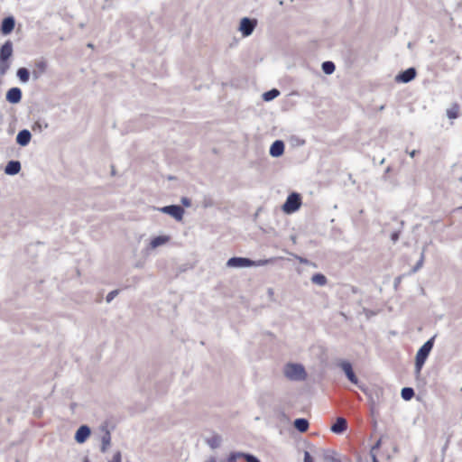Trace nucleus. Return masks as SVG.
I'll return each instance as SVG.
<instances>
[{
    "instance_id": "1",
    "label": "nucleus",
    "mask_w": 462,
    "mask_h": 462,
    "mask_svg": "<svg viewBox=\"0 0 462 462\" xmlns=\"http://www.w3.org/2000/svg\"><path fill=\"white\" fill-rule=\"evenodd\" d=\"M275 260V258H269L264 260L252 261L249 258L232 257L226 262V266L229 268L263 266L269 263H273Z\"/></svg>"
},
{
    "instance_id": "2",
    "label": "nucleus",
    "mask_w": 462,
    "mask_h": 462,
    "mask_svg": "<svg viewBox=\"0 0 462 462\" xmlns=\"http://www.w3.org/2000/svg\"><path fill=\"white\" fill-rule=\"evenodd\" d=\"M13 55V43L6 41L0 49V74L5 75L10 68L9 59Z\"/></svg>"
},
{
    "instance_id": "3",
    "label": "nucleus",
    "mask_w": 462,
    "mask_h": 462,
    "mask_svg": "<svg viewBox=\"0 0 462 462\" xmlns=\"http://www.w3.org/2000/svg\"><path fill=\"white\" fill-rule=\"evenodd\" d=\"M283 373L291 381H303L307 377L305 368L300 364H287L284 366Z\"/></svg>"
},
{
    "instance_id": "4",
    "label": "nucleus",
    "mask_w": 462,
    "mask_h": 462,
    "mask_svg": "<svg viewBox=\"0 0 462 462\" xmlns=\"http://www.w3.org/2000/svg\"><path fill=\"white\" fill-rule=\"evenodd\" d=\"M433 341L434 337L430 338L426 343H424V345L417 352L415 358V368L417 373L420 372L430 352L431 351L433 347Z\"/></svg>"
},
{
    "instance_id": "5",
    "label": "nucleus",
    "mask_w": 462,
    "mask_h": 462,
    "mask_svg": "<svg viewBox=\"0 0 462 462\" xmlns=\"http://www.w3.org/2000/svg\"><path fill=\"white\" fill-rule=\"evenodd\" d=\"M301 205V199L298 193H292L288 196L285 203L282 206V210L287 214H291L297 211Z\"/></svg>"
},
{
    "instance_id": "6",
    "label": "nucleus",
    "mask_w": 462,
    "mask_h": 462,
    "mask_svg": "<svg viewBox=\"0 0 462 462\" xmlns=\"http://www.w3.org/2000/svg\"><path fill=\"white\" fill-rule=\"evenodd\" d=\"M256 24V20L245 17L240 22L239 30L243 36L247 37L253 33Z\"/></svg>"
},
{
    "instance_id": "7",
    "label": "nucleus",
    "mask_w": 462,
    "mask_h": 462,
    "mask_svg": "<svg viewBox=\"0 0 462 462\" xmlns=\"http://www.w3.org/2000/svg\"><path fill=\"white\" fill-rule=\"evenodd\" d=\"M159 210L162 213L171 216L176 220H181L184 214V209L180 206L177 205L166 206L160 208Z\"/></svg>"
},
{
    "instance_id": "8",
    "label": "nucleus",
    "mask_w": 462,
    "mask_h": 462,
    "mask_svg": "<svg viewBox=\"0 0 462 462\" xmlns=\"http://www.w3.org/2000/svg\"><path fill=\"white\" fill-rule=\"evenodd\" d=\"M338 366L343 370L346 376L351 383L355 384L358 383V379L353 371L352 365L348 361H341L338 364Z\"/></svg>"
},
{
    "instance_id": "9",
    "label": "nucleus",
    "mask_w": 462,
    "mask_h": 462,
    "mask_svg": "<svg viewBox=\"0 0 462 462\" xmlns=\"http://www.w3.org/2000/svg\"><path fill=\"white\" fill-rule=\"evenodd\" d=\"M101 430L103 431V434L101 436L100 451L102 453H106L111 446V433L107 427H103Z\"/></svg>"
},
{
    "instance_id": "10",
    "label": "nucleus",
    "mask_w": 462,
    "mask_h": 462,
    "mask_svg": "<svg viewBox=\"0 0 462 462\" xmlns=\"http://www.w3.org/2000/svg\"><path fill=\"white\" fill-rule=\"evenodd\" d=\"M47 61L41 59L34 62V69L32 72L34 79H38L47 69Z\"/></svg>"
},
{
    "instance_id": "11",
    "label": "nucleus",
    "mask_w": 462,
    "mask_h": 462,
    "mask_svg": "<svg viewBox=\"0 0 462 462\" xmlns=\"http://www.w3.org/2000/svg\"><path fill=\"white\" fill-rule=\"evenodd\" d=\"M6 100L11 104H17L22 99V91L19 88H12L6 92Z\"/></svg>"
},
{
    "instance_id": "12",
    "label": "nucleus",
    "mask_w": 462,
    "mask_h": 462,
    "mask_svg": "<svg viewBox=\"0 0 462 462\" xmlns=\"http://www.w3.org/2000/svg\"><path fill=\"white\" fill-rule=\"evenodd\" d=\"M90 433V429L86 425H82L78 429L75 434V440L78 443H84L89 437Z\"/></svg>"
},
{
    "instance_id": "13",
    "label": "nucleus",
    "mask_w": 462,
    "mask_h": 462,
    "mask_svg": "<svg viewBox=\"0 0 462 462\" xmlns=\"http://www.w3.org/2000/svg\"><path fill=\"white\" fill-rule=\"evenodd\" d=\"M416 77V69L414 68H410L402 73H400L396 77L397 81H401L403 83H408Z\"/></svg>"
},
{
    "instance_id": "14",
    "label": "nucleus",
    "mask_w": 462,
    "mask_h": 462,
    "mask_svg": "<svg viewBox=\"0 0 462 462\" xmlns=\"http://www.w3.org/2000/svg\"><path fill=\"white\" fill-rule=\"evenodd\" d=\"M283 152H284V143L282 141H280V140L275 141L270 148V154L273 157H279L283 154Z\"/></svg>"
},
{
    "instance_id": "15",
    "label": "nucleus",
    "mask_w": 462,
    "mask_h": 462,
    "mask_svg": "<svg viewBox=\"0 0 462 462\" xmlns=\"http://www.w3.org/2000/svg\"><path fill=\"white\" fill-rule=\"evenodd\" d=\"M14 19L13 17H6L3 20L1 25V32L3 34H9L14 28Z\"/></svg>"
},
{
    "instance_id": "16",
    "label": "nucleus",
    "mask_w": 462,
    "mask_h": 462,
    "mask_svg": "<svg viewBox=\"0 0 462 462\" xmlns=\"http://www.w3.org/2000/svg\"><path fill=\"white\" fill-rule=\"evenodd\" d=\"M32 138V134L28 130H22L18 133L16 136V142L18 144L22 146L27 145Z\"/></svg>"
},
{
    "instance_id": "17",
    "label": "nucleus",
    "mask_w": 462,
    "mask_h": 462,
    "mask_svg": "<svg viewBox=\"0 0 462 462\" xmlns=\"http://www.w3.org/2000/svg\"><path fill=\"white\" fill-rule=\"evenodd\" d=\"M21 171V163L18 161H10L5 168V172L8 175H15Z\"/></svg>"
},
{
    "instance_id": "18",
    "label": "nucleus",
    "mask_w": 462,
    "mask_h": 462,
    "mask_svg": "<svg viewBox=\"0 0 462 462\" xmlns=\"http://www.w3.org/2000/svg\"><path fill=\"white\" fill-rule=\"evenodd\" d=\"M347 428V422L344 418H337L334 425L331 427V430L334 433H342Z\"/></svg>"
},
{
    "instance_id": "19",
    "label": "nucleus",
    "mask_w": 462,
    "mask_h": 462,
    "mask_svg": "<svg viewBox=\"0 0 462 462\" xmlns=\"http://www.w3.org/2000/svg\"><path fill=\"white\" fill-rule=\"evenodd\" d=\"M171 240V237L169 236H159L154 238H152L150 242V248L155 249L158 246L163 245L167 244Z\"/></svg>"
},
{
    "instance_id": "20",
    "label": "nucleus",
    "mask_w": 462,
    "mask_h": 462,
    "mask_svg": "<svg viewBox=\"0 0 462 462\" xmlns=\"http://www.w3.org/2000/svg\"><path fill=\"white\" fill-rule=\"evenodd\" d=\"M294 427L300 432H305L309 428V421L306 419H297L294 421Z\"/></svg>"
},
{
    "instance_id": "21",
    "label": "nucleus",
    "mask_w": 462,
    "mask_h": 462,
    "mask_svg": "<svg viewBox=\"0 0 462 462\" xmlns=\"http://www.w3.org/2000/svg\"><path fill=\"white\" fill-rule=\"evenodd\" d=\"M311 282L314 284H317L319 286H324L327 284L328 280H327L326 276L323 275L322 273H315L311 277Z\"/></svg>"
},
{
    "instance_id": "22",
    "label": "nucleus",
    "mask_w": 462,
    "mask_h": 462,
    "mask_svg": "<svg viewBox=\"0 0 462 462\" xmlns=\"http://www.w3.org/2000/svg\"><path fill=\"white\" fill-rule=\"evenodd\" d=\"M459 106L457 104H453L450 108L447 110V116L450 119H455L458 116Z\"/></svg>"
},
{
    "instance_id": "23",
    "label": "nucleus",
    "mask_w": 462,
    "mask_h": 462,
    "mask_svg": "<svg viewBox=\"0 0 462 462\" xmlns=\"http://www.w3.org/2000/svg\"><path fill=\"white\" fill-rule=\"evenodd\" d=\"M17 77L19 78V79L22 81V82H27L29 80V78H30V73L28 71L27 69L25 68H20L18 70H17Z\"/></svg>"
},
{
    "instance_id": "24",
    "label": "nucleus",
    "mask_w": 462,
    "mask_h": 462,
    "mask_svg": "<svg viewBox=\"0 0 462 462\" xmlns=\"http://www.w3.org/2000/svg\"><path fill=\"white\" fill-rule=\"evenodd\" d=\"M279 95H280V91L276 88H273L270 91L263 93V98L264 101H271V100L274 99L275 97H277Z\"/></svg>"
},
{
    "instance_id": "25",
    "label": "nucleus",
    "mask_w": 462,
    "mask_h": 462,
    "mask_svg": "<svg viewBox=\"0 0 462 462\" xmlns=\"http://www.w3.org/2000/svg\"><path fill=\"white\" fill-rule=\"evenodd\" d=\"M322 70L329 75L335 71V64L332 61H325L322 63Z\"/></svg>"
},
{
    "instance_id": "26",
    "label": "nucleus",
    "mask_w": 462,
    "mask_h": 462,
    "mask_svg": "<svg viewBox=\"0 0 462 462\" xmlns=\"http://www.w3.org/2000/svg\"><path fill=\"white\" fill-rule=\"evenodd\" d=\"M323 459L325 462H340V460L335 457L334 453L330 450L324 451Z\"/></svg>"
},
{
    "instance_id": "27",
    "label": "nucleus",
    "mask_w": 462,
    "mask_h": 462,
    "mask_svg": "<svg viewBox=\"0 0 462 462\" xmlns=\"http://www.w3.org/2000/svg\"><path fill=\"white\" fill-rule=\"evenodd\" d=\"M414 395V391L412 388H410V387H405L402 390V397L405 400V401H409L411 400Z\"/></svg>"
},
{
    "instance_id": "28",
    "label": "nucleus",
    "mask_w": 462,
    "mask_h": 462,
    "mask_svg": "<svg viewBox=\"0 0 462 462\" xmlns=\"http://www.w3.org/2000/svg\"><path fill=\"white\" fill-rule=\"evenodd\" d=\"M246 456V453L242 452H234L231 453L228 457V462H236L237 458L244 457Z\"/></svg>"
},
{
    "instance_id": "29",
    "label": "nucleus",
    "mask_w": 462,
    "mask_h": 462,
    "mask_svg": "<svg viewBox=\"0 0 462 462\" xmlns=\"http://www.w3.org/2000/svg\"><path fill=\"white\" fill-rule=\"evenodd\" d=\"M424 258H425V256H424V250H423L420 260L418 261L416 265L411 270L412 273H416L419 269H420L422 267V265L424 263Z\"/></svg>"
},
{
    "instance_id": "30",
    "label": "nucleus",
    "mask_w": 462,
    "mask_h": 462,
    "mask_svg": "<svg viewBox=\"0 0 462 462\" xmlns=\"http://www.w3.org/2000/svg\"><path fill=\"white\" fill-rule=\"evenodd\" d=\"M359 387L368 396V398L370 400L371 406L373 408L376 402L373 396V393L371 391H367L366 389L363 388L362 386H359Z\"/></svg>"
},
{
    "instance_id": "31",
    "label": "nucleus",
    "mask_w": 462,
    "mask_h": 462,
    "mask_svg": "<svg viewBox=\"0 0 462 462\" xmlns=\"http://www.w3.org/2000/svg\"><path fill=\"white\" fill-rule=\"evenodd\" d=\"M122 461V454L121 451L117 450L114 453L112 458L109 462H121Z\"/></svg>"
},
{
    "instance_id": "32",
    "label": "nucleus",
    "mask_w": 462,
    "mask_h": 462,
    "mask_svg": "<svg viewBox=\"0 0 462 462\" xmlns=\"http://www.w3.org/2000/svg\"><path fill=\"white\" fill-rule=\"evenodd\" d=\"M117 294H118V291L117 290L110 291L106 295V302H111Z\"/></svg>"
},
{
    "instance_id": "33",
    "label": "nucleus",
    "mask_w": 462,
    "mask_h": 462,
    "mask_svg": "<svg viewBox=\"0 0 462 462\" xmlns=\"http://www.w3.org/2000/svg\"><path fill=\"white\" fill-rule=\"evenodd\" d=\"M245 459L246 460V462H260V460L257 457L250 454H246V456H245Z\"/></svg>"
},
{
    "instance_id": "34",
    "label": "nucleus",
    "mask_w": 462,
    "mask_h": 462,
    "mask_svg": "<svg viewBox=\"0 0 462 462\" xmlns=\"http://www.w3.org/2000/svg\"><path fill=\"white\" fill-rule=\"evenodd\" d=\"M304 462H313V459L308 451H305L304 453Z\"/></svg>"
},
{
    "instance_id": "35",
    "label": "nucleus",
    "mask_w": 462,
    "mask_h": 462,
    "mask_svg": "<svg viewBox=\"0 0 462 462\" xmlns=\"http://www.w3.org/2000/svg\"><path fill=\"white\" fill-rule=\"evenodd\" d=\"M398 239H399V233L398 232H394L393 234H392V240L393 242H396Z\"/></svg>"
},
{
    "instance_id": "36",
    "label": "nucleus",
    "mask_w": 462,
    "mask_h": 462,
    "mask_svg": "<svg viewBox=\"0 0 462 462\" xmlns=\"http://www.w3.org/2000/svg\"><path fill=\"white\" fill-rule=\"evenodd\" d=\"M181 202L183 203V205H185L186 207H189L190 206V202L189 200V199L187 198H183Z\"/></svg>"
},
{
    "instance_id": "37",
    "label": "nucleus",
    "mask_w": 462,
    "mask_h": 462,
    "mask_svg": "<svg viewBox=\"0 0 462 462\" xmlns=\"http://www.w3.org/2000/svg\"><path fill=\"white\" fill-rule=\"evenodd\" d=\"M416 153H417V151H416V150H413V151H411V152H410V156H411V157H414V156L416 155Z\"/></svg>"
},
{
    "instance_id": "38",
    "label": "nucleus",
    "mask_w": 462,
    "mask_h": 462,
    "mask_svg": "<svg viewBox=\"0 0 462 462\" xmlns=\"http://www.w3.org/2000/svg\"><path fill=\"white\" fill-rule=\"evenodd\" d=\"M268 294L269 296H273V289H268Z\"/></svg>"
},
{
    "instance_id": "39",
    "label": "nucleus",
    "mask_w": 462,
    "mask_h": 462,
    "mask_svg": "<svg viewBox=\"0 0 462 462\" xmlns=\"http://www.w3.org/2000/svg\"><path fill=\"white\" fill-rule=\"evenodd\" d=\"M380 392H381L380 390H375V391H374V393H375L376 397H378V396H379Z\"/></svg>"
},
{
    "instance_id": "40",
    "label": "nucleus",
    "mask_w": 462,
    "mask_h": 462,
    "mask_svg": "<svg viewBox=\"0 0 462 462\" xmlns=\"http://www.w3.org/2000/svg\"><path fill=\"white\" fill-rule=\"evenodd\" d=\"M88 47L92 48L93 45L91 43L88 44Z\"/></svg>"
},
{
    "instance_id": "41",
    "label": "nucleus",
    "mask_w": 462,
    "mask_h": 462,
    "mask_svg": "<svg viewBox=\"0 0 462 462\" xmlns=\"http://www.w3.org/2000/svg\"><path fill=\"white\" fill-rule=\"evenodd\" d=\"M374 462H377V460H376L375 457H374Z\"/></svg>"
},
{
    "instance_id": "42",
    "label": "nucleus",
    "mask_w": 462,
    "mask_h": 462,
    "mask_svg": "<svg viewBox=\"0 0 462 462\" xmlns=\"http://www.w3.org/2000/svg\"><path fill=\"white\" fill-rule=\"evenodd\" d=\"M84 462H89L88 459H86Z\"/></svg>"
}]
</instances>
